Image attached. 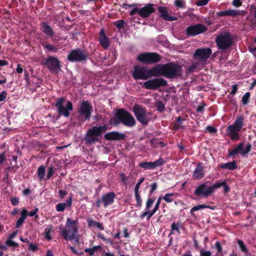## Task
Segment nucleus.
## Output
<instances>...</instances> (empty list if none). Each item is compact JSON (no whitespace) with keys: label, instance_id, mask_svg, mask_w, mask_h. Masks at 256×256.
<instances>
[{"label":"nucleus","instance_id":"obj_1","mask_svg":"<svg viewBox=\"0 0 256 256\" xmlns=\"http://www.w3.org/2000/svg\"><path fill=\"white\" fill-rule=\"evenodd\" d=\"M116 118L111 120L110 124L114 126H118L120 123L127 127H133L136 124V121L128 112L124 108H120L116 113Z\"/></svg>","mask_w":256,"mask_h":256},{"label":"nucleus","instance_id":"obj_2","mask_svg":"<svg viewBox=\"0 0 256 256\" xmlns=\"http://www.w3.org/2000/svg\"><path fill=\"white\" fill-rule=\"evenodd\" d=\"M244 118L242 116L236 117L233 124L229 125L226 128V135L234 142H237L240 138L239 132L241 131L244 126Z\"/></svg>","mask_w":256,"mask_h":256},{"label":"nucleus","instance_id":"obj_3","mask_svg":"<svg viewBox=\"0 0 256 256\" xmlns=\"http://www.w3.org/2000/svg\"><path fill=\"white\" fill-rule=\"evenodd\" d=\"M78 114L77 119L78 124L82 126L86 120H89L93 112V107L88 100H82L77 108Z\"/></svg>","mask_w":256,"mask_h":256},{"label":"nucleus","instance_id":"obj_4","mask_svg":"<svg viewBox=\"0 0 256 256\" xmlns=\"http://www.w3.org/2000/svg\"><path fill=\"white\" fill-rule=\"evenodd\" d=\"M108 126L104 124L100 126H94L88 129L85 134L84 140L86 144H92L99 140V138L102 137L103 133L108 130Z\"/></svg>","mask_w":256,"mask_h":256},{"label":"nucleus","instance_id":"obj_5","mask_svg":"<svg viewBox=\"0 0 256 256\" xmlns=\"http://www.w3.org/2000/svg\"><path fill=\"white\" fill-rule=\"evenodd\" d=\"M182 75V66L177 62H170L164 64V77L168 79L180 78Z\"/></svg>","mask_w":256,"mask_h":256},{"label":"nucleus","instance_id":"obj_6","mask_svg":"<svg viewBox=\"0 0 256 256\" xmlns=\"http://www.w3.org/2000/svg\"><path fill=\"white\" fill-rule=\"evenodd\" d=\"M66 102V98L63 97L58 98L56 100L54 106L58 112V116L60 118L64 116L65 118H68L70 115V111L73 110V106L72 102L68 100L66 102V106L64 104Z\"/></svg>","mask_w":256,"mask_h":256},{"label":"nucleus","instance_id":"obj_7","mask_svg":"<svg viewBox=\"0 0 256 256\" xmlns=\"http://www.w3.org/2000/svg\"><path fill=\"white\" fill-rule=\"evenodd\" d=\"M88 57L89 54L87 50L76 48L70 51L67 59L72 62H83L86 61Z\"/></svg>","mask_w":256,"mask_h":256},{"label":"nucleus","instance_id":"obj_8","mask_svg":"<svg viewBox=\"0 0 256 256\" xmlns=\"http://www.w3.org/2000/svg\"><path fill=\"white\" fill-rule=\"evenodd\" d=\"M134 114L138 120L141 124L147 125L150 118H148V115L151 114L148 112L146 108L142 106L136 104L133 107L132 110Z\"/></svg>","mask_w":256,"mask_h":256},{"label":"nucleus","instance_id":"obj_9","mask_svg":"<svg viewBox=\"0 0 256 256\" xmlns=\"http://www.w3.org/2000/svg\"><path fill=\"white\" fill-rule=\"evenodd\" d=\"M216 42L218 49L226 50L229 48L232 44V36L228 32L220 34L216 38Z\"/></svg>","mask_w":256,"mask_h":256},{"label":"nucleus","instance_id":"obj_10","mask_svg":"<svg viewBox=\"0 0 256 256\" xmlns=\"http://www.w3.org/2000/svg\"><path fill=\"white\" fill-rule=\"evenodd\" d=\"M162 59V56L158 53L144 52L138 55L137 60L144 64H152L159 62Z\"/></svg>","mask_w":256,"mask_h":256},{"label":"nucleus","instance_id":"obj_11","mask_svg":"<svg viewBox=\"0 0 256 256\" xmlns=\"http://www.w3.org/2000/svg\"><path fill=\"white\" fill-rule=\"evenodd\" d=\"M41 64L46 66L52 73L57 74L60 70V61L58 58L52 56H48L46 58L42 61Z\"/></svg>","mask_w":256,"mask_h":256},{"label":"nucleus","instance_id":"obj_12","mask_svg":"<svg viewBox=\"0 0 256 256\" xmlns=\"http://www.w3.org/2000/svg\"><path fill=\"white\" fill-rule=\"evenodd\" d=\"M168 86V82L163 78H157L144 82L142 87L146 90H156L161 87Z\"/></svg>","mask_w":256,"mask_h":256},{"label":"nucleus","instance_id":"obj_13","mask_svg":"<svg viewBox=\"0 0 256 256\" xmlns=\"http://www.w3.org/2000/svg\"><path fill=\"white\" fill-rule=\"evenodd\" d=\"M116 197V194L114 192L106 193L102 196L101 198H98L96 202V206L97 208H100L102 204L104 207L106 208L114 204Z\"/></svg>","mask_w":256,"mask_h":256},{"label":"nucleus","instance_id":"obj_14","mask_svg":"<svg viewBox=\"0 0 256 256\" xmlns=\"http://www.w3.org/2000/svg\"><path fill=\"white\" fill-rule=\"evenodd\" d=\"M212 50L210 48H197L193 54V58L201 62H205L210 56Z\"/></svg>","mask_w":256,"mask_h":256},{"label":"nucleus","instance_id":"obj_15","mask_svg":"<svg viewBox=\"0 0 256 256\" xmlns=\"http://www.w3.org/2000/svg\"><path fill=\"white\" fill-rule=\"evenodd\" d=\"M243 148L244 143H239L237 146L232 150H228V156L234 158L236 155L239 154L242 156H244L250 151L252 149V144L248 142L246 144L244 149Z\"/></svg>","mask_w":256,"mask_h":256},{"label":"nucleus","instance_id":"obj_16","mask_svg":"<svg viewBox=\"0 0 256 256\" xmlns=\"http://www.w3.org/2000/svg\"><path fill=\"white\" fill-rule=\"evenodd\" d=\"M212 190L210 186H208L207 182H204L199 184L196 187L194 192V194L196 196H201L208 198L212 194Z\"/></svg>","mask_w":256,"mask_h":256},{"label":"nucleus","instance_id":"obj_17","mask_svg":"<svg viewBox=\"0 0 256 256\" xmlns=\"http://www.w3.org/2000/svg\"><path fill=\"white\" fill-rule=\"evenodd\" d=\"M207 28L202 24L191 25L186 28V34L188 36H195L205 32Z\"/></svg>","mask_w":256,"mask_h":256},{"label":"nucleus","instance_id":"obj_18","mask_svg":"<svg viewBox=\"0 0 256 256\" xmlns=\"http://www.w3.org/2000/svg\"><path fill=\"white\" fill-rule=\"evenodd\" d=\"M148 68L135 66L132 73L134 80H147L149 78Z\"/></svg>","mask_w":256,"mask_h":256},{"label":"nucleus","instance_id":"obj_19","mask_svg":"<svg viewBox=\"0 0 256 256\" xmlns=\"http://www.w3.org/2000/svg\"><path fill=\"white\" fill-rule=\"evenodd\" d=\"M40 30L47 37L50 38L53 42L57 40L56 38L55 32L47 22H40Z\"/></svg>","mask_w":256,"mask_h":256},{"label":"nucleus","instance_id":"obj_20","mask_svg":"<svg viewBox=\"0 0 256 256\" xmlns=\"http://www.w3.org/2000/svg\"><path fill=\"white\" fill-rule=\"evenodd\" d=\"M149 78L164 76V64H159L148 70Z\"/></svg>","mask_w":256,"mask_h":256},{"label":"nucleus","instance_id":"obj_21","mask_svg":"<svg viewBox=\"0 0 256 256\" xmlns=\"http://www.w3.org/2000/svg\"><path fill=\"white\" fill-rule=\"evenodd\" d=\"M155 11L156 9L154 8V4H146L144 6L140 8V16L143 18H148Z\"/></svg>","mask_w":256,"mask_h":256},{"label":"nucleus","instance_id":"obj_22","mask_svg":"<svg viewBox=\"0 0 256 256\" xmlns=\"http://www.w3.org/2000/svg\"><path fill=\"white\" fill-rule=\"evenodd\" d=\"M126 136L125 134L120 133L118 132L113 131L106 133L104 138L108 140H120L125 139Z\"/></svg>","mask_w":256,"mask_h":256},{"label":"nucleus","instance_id":"obj_23","mask_svg":"<svg viewBox=\"0 0 256 256\" xmlns=\"http://www.w3.org/2000/svg\"><path fill=\"white\" fill-rule=\"evenodd\" d=\"M158 10L160 14V17L165 20L172 22L178 20L176 16H170L168 14V10L166 7L160 6L158 7Z\"/></svg>","mask_w":256,"mask_h":256},{"label":"nucleus","instance_id":"obj_24","mask_svg":"<svg viewBox=\"0 0 256 256\" xmlns=\"http://www.w3.org/2000/svg\"><path fill=\"white\" fill-rule=\"evenodd\" d=\"M204 176V167L202 162H198L192 174V178L194 180H201Z\"/></svg>","mask_w":256,"mask_h":256},{"label":"nucleus","instance_id":"obj_25","mask_svg":"<svg viewBox=\"0 0 256 256\" xmlns=\"http://www.w3.org/2000/svg\"><path fill=\"white\" fill-rule=\"evenodd\" d=\"M98 41L102 46L104 49L108 48L110 46L109 38L106 36L104 28H102L100 32Z\"/></svg>","mask_w":256,"mask_h":256},{"label":"nucleus","instance_id":"obj_26","mask_svg":"<svg viewBox=\"0 0 256 256\" xmlns=\"http://www.w3.org/2000/svg\"><path fill=\"white\" fill-rule=\"evenodd\" d=\"M68 230L64 229L62 232V235L64 238L68 240H72L74 239L76 233L78 232V228L76 226L74 228H68Z\"/></svg>","mask_w":256,"mask_h":256},{"label":"nucleus","instance_id":"obj_27","mask_svg":"<svg viewBox=\"0 0 256 256\" xmlns=\"http://www.w3.org/2000/svg\"><path fill=\"white\" fill-rule=\"evenodd\" d=\"M240 15V10L232 9H229L226 10L220 11L216 13V16L220 17H224L226 16L236 17Z\"/></svg>","mask_w":256,"mask_h":256},{"label":"nucleus","instance_id":"obj_28","mask_svg":"<svg viewBox=\"0 0 256 256\" xmlns=\"http://www.w3.org/2000/svg\"><path fill=\"white\" fill-rule=\"evenodd\" d=\"M219 166L221 168L228 170H234L238 168L236 162L235 160H233L232 162H228L227 163L221 164H220Z\"/></svg>","mask_w":256,"mask_h":256},{"label":"nucleus","instance_id":"obj_29","mask_svg":"<svg viewBox=\"0 0 256 256\" xmlns=\"http://www.w3.org/2000/svg\"><path fill=\"white\" fill-rule=\"evenodd\" d=\"M181 225V223L180 222H178L176 223L174 222L171 226V230L169 234V236L174 234V232H176L178 234H180V228Z\"/></svg>","mask_w":256,"mask_h":256},{"label":"nucleus","instance_id":"obj_30","mask_svg":"<svg viewBox=\"0 0 256 256\" xmlns=\"http://www.w3.org/2000/svg\"><path fill=\"white\" fill-rule=\"evenodd\" d=\"M42 45L44 48L47 50L49 52H57L58 51V48L54 45L46 42L42 43Z\"/></svg>","mask_w":256,"mask_h":256},{"label":"nucleus","instance_id":"obj_31","mask_svg":"<svg viewBox=\"0 0 256 256\" xmlns=\"http://www.w3.org/2000/svg\"><path fill=\"white\" fill-rule=\"evenodd\" d=\"M88 223L89 226H94L97 227L98 229L102 230H104V228L103 224L102 223L94 221L92 220H88Z\"/></svg>","mask_w":256,"mask_h":256},{"label":"nucleus","instance_id":"obj_32","mask_svg":"<svg viewBox=\"0 0 256 256\" xmlns=\"http://www.w3.org/2000/svg\"><path fill=\"white\" fill-rule=\"evenodd\" d=\"M45 172H46V167L44 166H43V165L40 166L38 168V169L37 170V174H38V177L40 180H42L44 178Z\"/></svg>","mask_w":256,"mask_h":256},{"label":"nucleus","instance_id":"obj_33","mask_svg":"<svg viewBox=\"0 0 256 256\" xmlns=\"http://www.w3.org/2000/svg\"><path fill=\"white\" fill-rule=\"evenodd\" d=\"M184 120V118H182L180 116H178L176 118V122L174 125V130H178L180 128H184V126H182V122Z\"/></svg>","mask_w":256,"mask_h":256},{"label":"nucleus","instance_id":"obj_34","mask_svg":"<svg viewBox=\"0 0 256 256\" xmlns=\"http://www.w3.org/2000/svg\"><path fill=\"white\" fill-rule=\"evenodd\" d=\"M138 166L144 170H153L152 162H140Z\"/></svg>","mask_w":256,"mask_h":256},{"label":"nucleus","instance_id":"obj_35","mask_svg":"<svg viewBox=\"0 0 256 256\" xmlns=\"http://www.w3.org/2000/svg\"><path fill=\"white\" fill-rule=\"evenodd\" d=\"M164 160L162 158H160L158 160L152 162L153 170L156 168L158 167L162 166L166 163Z\"/></svg>","mask_w":256,"mask_h":256},{"label":"nucleus","instance_id":"obj_36","mask_svg":"<svg viewBox=\"0 0 256 256\" xmlns=\"http://www.w3.org/2000/svg\"><path fill=\"white\" fill-rule=\"evenodd\" d=\"M206 207V204L197 205L196 206H194L192 208H191V210H190V213L192 216H195V214H194V212L195 211L200 210L202 208H205Z\"/></svg>","mask_w":256,"mask_h":256},{"label":"nucleus","instance_id":"obj_37","mask_svg":"<svg viewBox=\"0 0 256 256\" xmlns=\"http://www.w3.org/2000/svg\"><path fill=\"white\" fill-rule=\"evenodd\" d=\"M113 24L117 27L118 30L122 29L126 24V22L123 20H118L113 22Z\"/></svg>","mask_w":256,"mask_h":256},{"label":"nucleus","instance_id":"obj_38","mask_svg":"<svg viewBox=\"0 0 256 256\" xmlns=\"http://www.w3.org/2000/svg\"><path fill=\"white\" fill-rule=\"evenodd\" d=\"M215 248L217 250L216 256H224L222 253V248L220 242H216L215 244Z\"/></svg>","mask_w":256,"mask_h":256},{"label":"nucleus","instance_id":"obj_39","mask_svg":"<svg viewBox=\"0 0 256 256\" xmlns=\"http://www.w3.org/2000/svg\"><path fill=\"white\" fill-rule=\"evenodd\" d=\"M174 196V193H167L163 197H162V198H163L164 200L167 202H171L174 200L172 196Z\"/></svg>","mask_w":256,"mask_h":256},{"label":"nucleus","instance_id":"obj_40","mask_svg":"<svg viewBox=\"0 0 256 256\" xmlns=\"http://www.w3.org/2000/svg\"><path fill=\"white\" fill-rule=\"evenodd\" d=\"M200 62L199 61L195 62L192 64V65L190 66L188 68V72H194L196 69H197L200 65Z\"/></svg>","mask_w":256,"mask_h":256},{"label":"nucleus","instance_id":"obj_41","mask_svg":"<svg viewBox=\"0 0 256 256\" xmlns=\"http://www.w3.org/2000/svg\"><path fill=\"white\" fill-rule=\"evenodd\" d=\"M250 92H247L242 96V104L244 105H246L248 102L250 100Z\"/></svg>","mask_w":256,"mask_h":256},{"label":"nucleus","instance_id":"obj_42","mask_svg":"<svg viewBox=\"0 0 256 256\" xmlns=\"http://www.w3.org/2000/svg\"><path fill=\"white\" fill-rule=\"evenodd\" d=\"M135 198L136 200L137 204L136 205V207H140L142 205V200L139 192H134Z\"/></svg>","mask_w":256,"mask_h":256},{"label":"nucleus","instance_id":"obj_43","mask_svg":"<svg viewBox=\"0 0 256 256\" xmlns=\"http://www.w3.org/2000/svg\"><path fill=\"white\" fill-rule=\"evenodd\" d=\"M225 180L224 181H218L215 182V184L212 186H210L211 188H212V192H214V189L218 188L223 186L224 184Z\"/></svg>","mask_w":256,"mask_h":256},{"label":"nucleus","instance_id":"obj_44","mask_svg":"<svg viewBox=\"0 0 256 256\" xmlns=\"http://www.w3.org/2000/svg\"><path fill=\"white\" fill-rule=\"evenodd\" d=\"M78 220H73L69 218H67V221L66 223V228H74L76 226V224Z\"/></svg>","mask_w":256,"mask_h":256},{"label":"nucleus","instance_id":"obj_45","mask_svg":"<svg viewBox=\"0 0 256 256\" xmlns=\"http://www.w3.org/2000/svg\"><path fill=\"white\" fill-rule=\"evenodd\" d=\"M237 242L239 246V247H240V250L242 252H243L245 253L248 252V250L247 249L246 246L244 245L242 240H237Z\"/></svg>","mask_w":256,"mask_h":256},{"label":"nucleus","instance_id":"obj_46","mask_svg":"<svg viewBox=\"0 0 256 256\" xmlns=\"http://www.w3.org/2000/svg\"><path fill=\"white\" fill-rule=\"evenodd\" d=\"M157 110L160 112H162L165 109V106L162 102L158 101L156 104Z\"/></svg>","mask_w":256,"mask_h":256},{"label":"nucleus","instance_id":"obj_47","mask_svg":"<svg viewBox=\"0 0 256 256\" xmlns=\"http://www.w3.org/2000/svg\"><path fill=\"white\" fill-rule=\"evenodd\" d=\"M174 4L178 8H186L184 0H175Z\"/></svg>","mask_w":256,"mask_h":256},{"label":"nucleus","instance_id":"obj_48","mask_svg":"<svg viewBox=\"0 0 256 256\" xmlns=\"http://www.w3.org/2000/svg\"><path fill=\"white\" fill-rule=\"evenodd\" d=\"M66 206V203H58L56 206V210L58 212H63Z\"/></svg>","mask_w":256,"mask_h":256},{"label":"nucleus","instance_id":"obj_49","mask_svg":"<svg viewBox=\"0 0 256 256\" xmlns=\"http://www.w3.org/2000/svg\"><path fill=\"white\" fill-rule=\"evenodd\" d=\"M54 169L52 166H50L48 168V174L46 175V180H49L54 174Z\"/></svg>","mask_w":256,"mask_h":256},{"label":"nucleus","instance_id":"obj_50","mask_svg":"<svg viewBox=\"0 0 256 256\" xmlns=\"http://www.w3.org/2000/svg\"><path fill=\"white\" fill-rule=\"evenodd\" d=\"M154 202V198H148L146 205V210H148L152 206Z\"/></svg>","mask_w":256,"mask_h":256},{"label":"nucleus","instance_id":"obj_51","mask_svg":"<svg viewBox=\"0 0 256 256\" xmlns=\"http://www.w3.org/2000/svg\"><path fill=\"white\" fill-rule=\"evenodd\" d=\"M145 178L144 177H142L138 180V182L136 184L134 188V192H139V188L140 184L144 182Z\"/></svg>","mask_w":256,"mask_h":256},{"label":"nucleus","instance_id":"obj_52","mask_svg":"<svg viewBox=\"0 0 256 256\" xmlns=\"http://www.w3.org/2000/svg\"><path fill=\"white\" fill-rule=\"evenodd\" d=\"M98 236L99 238L102 240L104 241L110 242L111 244H114L113 240H110L109 238H106L105 236H104V235L102 234H98Z\"/></svg>","mask_w":256,"mask_h":256},{"label":"nucleus","instance_id":"obj_53","mask_svg":"<svg viewBox=\"0 0 256 256\" xmlns=\"http://www.w3.org/2000/svg\"><path fill=\"white\" fill-rule=\"evenodd\" d=\"M6 244L7 246H13V247H18V243L14 242V241L8 240L6 241Z\"/></svg>","mask_w":256,"mask_h":256},{"label":"nucleus","instance_id":"obj_54","mask_svg":"<svg viewBox=\"0 0 256 256\" xmlns=\"http://www.w3.org/2000/svg\"><path fill=\"white\" fill-rule=\"evenodd\" d=\"M210 0H198L196 4L198 6H204L206 5Z\"/></svg>","mask_w":256,"mask_h":256},{"label":"nucleus","instance_id":"obj_55","mask_svg":"<svg viewBox=\"0 0 256 256\" xmlns=\"http://www.w3.org/2000/svg\"><path fill=\"white\" fill-rule=\"evenodd\" d=\"M206 106V104L204 102L201 103L197 107L196 112H198L202 114L203 112V111H204V106Z\"/></svg>","mask_w":256,"mask_h":256},{"label":"nucleus","instance_id":"obj_56","mask_svg":"<svg viewBox=\"0 0 256 256\" xmlns=\"http://www.w3.org/2000/svg\"><path fill=\"white\" fill-rule=\"evenodd\" d=\"M28 215V211L26 209H23L21 212V216L20 218L25 220Z\"/></svg>","mask_w":256,"mask_h":256},{"label":"nucleus","instance_id":"obj_57","mask_svg":"<svg viewBox=\"0 0 256 256\" xmlns=\"http://www.w3.org/2000/svg\"><path fill=\"white\" fill-rule=\"evenodd\" d=\"M38 208H36L33 210L31 211L29 214L28 213V214L30 216L32 217L34 216L36 218H38V216L36 214L38 212Z\"/></svg>","mask_w":256,"mask_h":256},{"label":"nucleus","instance_id":"obj_58","mask_svg":"<svg viewBox=\"0 0 256 256\" xmlns=\"http://www.w3.org/2000/svg\"><path fill=\"white\" fill-rule=\"evenodd\" d=\"M19 198L18 197H12L10 198V202L14 206H17L20 202Z\"/></svg>","mask_w":256,"mask_h":256},{"label":"nucleus","instance_id":"obj_59","mask_svg":"<svg viewBox=\"0 0 256 256\" xmlns=\"http://www.w3.org/2000/svg\"><path fill=\"white\" fill-rule=\"evenodd\" d=\"M212 253L210 251H206L203 249L200 250V256H211Z\"/></svg>","mask_w":256,"mask_h":256},{"label":"nucleus","instance_id":"obj_60","mask_svg":"<svg viewBox=\"0 0 256 256\" xmlns=\"http://www.w3.org/2000/svg\"><path fill=\"white\" fill-rule=\"evenodd\" d=\"M140 8H139L138 7H136L130 12V14L132 16L136 14H138L140 16Z\"/></svg>","mask_w":256,"mask_h":256},{"label":"nucleus","instance_id":"obj_61","mask_svg":"<svg viewBox=\"0 0 256 256\" xmlns=\"http://www.w3.org/2000/svg\"><path fill=\"white\" fill-rule=\"evenodd\" d=\"M206 130L211 134H214L217 132V130L216 128L210 126H207L206 127Z\"/></svg>","mask_w":256,"mask_h":256},{"label":"nucleus","instance_id":"obj_62","mask_svg":"<svg viewBox=\"0 0 256 256\" xmlns=\"http://www.w3.org/2000/svg\"><path fill=\"white\" fill-rule=\"evenodd\" d=\"M222 187L224 188V194H226L230 192V188L227 184L226 181L224 182V184L223 185Z\"/></svg>","mask_w":256,"mask_h":256},{"label":"nucleus","instance_id":"obj_63","mask_svg":"<svg viewBox=\"0 0 256 256\" xmlns=\"http://www.w3.org/2000/svg\"><path fill=\"white\" fill-rule=\"evenodd\" d=\"M50 228H49L48 230H45L44 233H45V238L46 240H52V238L50 236Z\"/></svg>","mask_w":256,"mask_h":256},{"label":"nucleus","instance_id":"obj_64","mask_svg":"<svg viewBox=\"0 0 256 256\" xmlns=\"http://www.w3.org/2000/svg\"><path fill=\"white\" fill-rule=\"evenodd\" d=\"M7 93L5 91L0 92V102L4 101L6 98Z\"/></svg>","mask_w":256,"mask_h":256}]
</instances>
